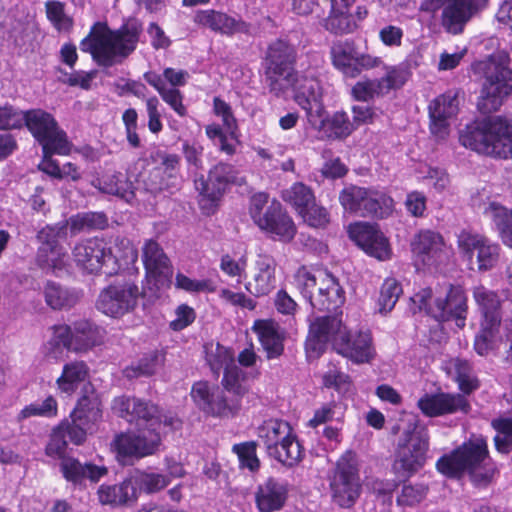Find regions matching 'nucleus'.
<instances>
[{
  "mask_svg": "<svg viewBox=\"0 0 512 512\" xmlns=\"http://www.w3.org/2000/svg\"><path fill=\"white\" fill-rule=\"evenodd\" d=\"M141 33L142 25L137 20H129L115 30L106 23L96 22L80 42V49L90 53L99 65L111 67L135 51Z\"/></svg>",
  "mask_w": 512,
  "mask_h": 512,
  "instance_id": "f257e3e1",
  "label": "nucleus"
},
{
  "mask_svg": "<svg viewBox=\"0 0 512 512\" xmlns=\"http://www.w3.org/2000/svg\"><path fill=\"white\" fill-rule=\"evenodd\" d=\"M436 466L439 472L449 477H460L467 473L476 487L488 486L497 473L487 441L482 436H472L450 455L441 457Z\"/></svg>",
  "mask_w": 512,
  "mask_h": 512,
  "instance_id": "f03ea898",
  "label": "nucleus"
},
{
  "mask_svg": "<svg viewBox=\"0 0 512 512\" xmlns=\"http://www.w3.org/2000/svg\"><path fill=\"white\" fill-rule=\"evenodd\" d=\"M511 58L506 51H498L472 64V71L481 81L477 108L482 114L497 111L512 93Z\"/></svg>",
  "mask_w": 512,
  "mask_h": 512,
  "instance_id": "7ed1b4c3",
  "label": "nucleus"
},
{
  "mask_svg": "<svg viewBox=\"0 0 512 512\" xmlns=\"http://www.w3.org/2000/svg\"><path fill=\"white\" fill-rule=\"evenodd\" d=\"M265 82L275 97H284L292 89L294 100L306 112L309 122L320 118L325 112L322 103V89L313 70L299 72L295 69L280 70L277 73L265 71Z\"/></svg>",
  "mask_w": 512,
  "mask_h": 512,
  "instance_id": "20e7f679",
  "label": "nucleus"
},
{
  "mask_svg": "<svg viewBox=\"0 0 512 512\" xmlns=\"http://www.w3.org/2000/svg\"><path fill=\"white\" fill-rule=\"evenodd\" d=\"M460 143L479 154L512 159V120L491 116L467 125L459 136Z\"/></svg>",
  "mask_w": 512,
  "mask_h": 512,
  "instance_id": "39448f33",
  "label": "nucleus"
},
{
  "mask_svg": "<svg viewBox=\"0 0 512 512\" xmlns=\"http://www.w3.org/2000/svg\"><path fill=\"white\" fill-rule=\"evenodd\" d=\"M294 281L313 309L337 314L345 303L344 289L327 270H310L302 266L295 273Z\"/></svg>",
  "mask_w": 512,
  "mask_h": 512,
  "instance_id": "423d86ee",
  "label": "nucleus"
},
{
  "mask_svg": "<svg viewBox=\"0 0 512 512\" xmlns=\"http://www.w3.org/2000/svg\"><path fill=\"white\" fill-rule=\"evenodd\" d=\"M23 124L47 154L68 155L72 144L67 138L56 119L49 112L42 109L22 111Z\"/></svg>",
  "mask_w": 512,
  "mask_h": 512,
  "instance_id": "0eeeda50",
  "label": "nucleus"
},
{
  "mask_svg": "<svg viewBox=\"0 0 512 512\" xmlns=\"http://www.w3.org/2000/svg\"><path fill=\"white\" fill-rule=\"evenodd\" d=\"M339 201L345 211L360 217L385 218L393 210V199L383 191L374 188L350 185L339 194Z\"/></svg>",
  "mask_w": 512,
  "mask_h": 512,
  "instance_id": "6e6552de",
  "label": "nucleus"
},
{
  "mask_svg": "<svg viewBox=\"0 0 512 512\" xmlns=\"http://www.w3.org/2000/svg\"><path fill=\"white\" fill-rule=\"evenodd\" d=\"M487 4L488 0H423L419 9L432 14L442 9V27L447 33L458 35Z\"/></svg>",
  "mask_w": 512,
  "mask_h": 512,
  "instance_id": "1a4fd4ad",
  "label": "nucleus"
},
{
  "mask_svg": "<svg viewBox=\"0 0 512 512\" xmlns=\"http://www.w3.org/2000/svg\"><path fill=\"white\" fill-rule=\"evenodd\" d=\"M429 436L425 429L414 426L406 429L398 440L393 469L398 474L412 475L426 462Z\"/></svg>",
  "mask_w": 512,
  "mask_h": 512,
  "instance_id": "9d476101",
  "label": "nucleus"
},
{
  "mask_svg": "<svg viewBox=\"0 0 512 512\" xmlns=\"http://www.w3.org/2000/svg\"><path fill=\"white\" fill-rule=\"evenodd\" d=\"M333 502L341 508L352 507L360 496L361 482L356 454L346 451L336 463L330 481Z\"/></svg>",
  "mask_w": 512,
  "mask_h": 512,
  "instance_id": "9b49d317",
  "label": "nucleus"
},
{
  "mask_svg": "<svg viewBox=\"0 0 512 512\" xmlns=\"http://www.w3.org/2000/svg\"><path fill=\"white\" fill-rule=\"evenodd\" d=\"M72 255L77 266L87 273L111 276L120 268L119 257L104 239L90 238L77 243Z\"/></svg>",
  "mask_w": 512,
  "mask_h": 512,
  "instance_id": "f8f14e48",
  "label": "nucleus"
},
{
  "mask_svg": "<svg viewBox=\"0 0 512 512\" xmlns=\"http://www.w3.org/2000/svg\"><path fill=\"white\" fill-rule=\"evenodd\" d=\"M330 57L333 66L348 78H356L363 71L376 68L382 64L380 57L359 51L353 40H339L332 44Z\"/></svg>",
  "mask_w": 512,
  "mask_h": 512,
  "instance_id": "ddd939ff",
  "label": "nucleus"
},
{
  "mask_svg": "<svg viewBox=\"0 0 512 512\" xmlns=\"http://www.w3.org/2000/svg\"><path fill=\"white\" fill-rule=\"evenodd\" d=\"M139 295L133 281H115L100 292L96 307L107 316L120 318L135 309Z\"/></svg>",
  "mask_w": 512,
  "mask_h": 512,
  "instance_id": "4468645a",
  "label": "nucleus"
},
{
  "mask_svg": "<svg viewBox=\"0 0 512 512\" xmlns=\"http://www.w3.org/2000/svg\"><path fill=\"white\" fill-rule=\"evenodd\" d=\"M458 248L468 260L470 268L476 266L479 272L493 269L500 258V247L483 235L461 231L458 235Z\"/></svg>",
  "mask_w": 512,
  "mask_h": 512,
  "instance_id": "2eb2a0df",
  "label": "nucleus"
},
{
  "mask_svg": "<svg viewBox=\"0 0 512 512\" xmlns=\"http://www.w3.org/2000/svg\"><path fill=\"white\" fill-rule=\"evenodd\" d=\"M191 397L201 411L213 417L234 416L240 409L237 399H231L218 386H210L206 381L193 384Z\"/></svg>",
  "mask_w": 512,
  "mask_h": 512,
  "instance_id": "dca6fc26",
  "label": "nucleus"
},
{
  "mask_svg": "<svg viewBox=\"0 0 512 512\" xmlns=\"http://www.w3.org/2000/svg\"><path fill=\"white\" fill-rule=\"evenodd\" d=\"M121 459L144 458L155 454L161 446L160 432L153 429H143L137 432L116 435L112 444Z\"/></svg>",
  "mask_w": 512,
  "mask_h": 512,
  "instance_id": "f3484780",
  "label": "nucleus"
},
{
  "mask_svg": "<svg viewBox=\"0 0 512 512\" xmlns=\"http://www.w3.org/2000/svg\"><path fill=\"white\" fill-rule=\"evenodd\" d=\"M236 180V172L232 165L218 163L210 171L208 179L203 176L195 180V188L200 193V205L203 209L211 207L222 196L228 183Z\"/></svg>",
  "mask_w": 512,
  "mask_h": 512,
  "instance_id": "a211bd4d",
  "label": "nucleus"
},
{
  "mask_svg": "<svg viewBox=\"0 0 512 512\" xmlns=\"http://www.w3.org/2000/svg\"><path fill=\"white\" fill-rule=\"evenodd\" d=\"M113 410L122 418L146 429H156L160 418L159 407L150 401L136 397H117L113 401Z\"/></svg>",
  "mask_w": 512,
  "mask_h": 512,
  "instance_id": "6ab92c4d",
  "label": "nucleus"
},
{
  "mask_svg": "<svg viewBox=\"0 0 512 512\" xmlns=\"http://www.w3.org/2000/svg\"><path fill=\"white\" fill-rule=\"evenodd\" d=\"M467 313V297L461 286H450L445 297H438L434 307L429 309V315L438 321L455 319L459 328L465 326Z\"/></svg>",
  "mask_w": 512,
  "mask_h": 512,
  "instance_id": "aec40b11",
  "label": "nucleus"
},
{
  "mask_svg": "<svg viewBox=\"0 0 512 512\" xmlns=\"http://www.w3.org/2000/svg\"><path fill=\"white\" fill-rule=\"evenodd\" d=\"M194 23L228 37L235 34H251L250 23L244 21L241 17L236 18L214 9L197 11L194 16Z\"/></svg>",
  "mask_w": 512,
  "mask_h": 512,
  "instance_id": "412c9836",
  "label": "nucleus"
},
{
  "mask_svg": "<svg viewBox=\"0 0 512 512\" xmlns=\"http://www.w3.org/2000/svg\"><path fill=\"white\" fill-rule=\"evenodd\" d=\"M350 238L368 255L379 260L389 258L390 248L387 238L375 225L356 223L349 226Z\"/></svg>",
  "mask_w": 512,
  "mask_h": 512,
  "instance_id": "4be33fe9",
  "label": "nucleus"
},
{
  "mask_svg": "<svg viewBox=\"0 0 512 512\" xmlns=\"http://www.w3.org/2000/svg\"><path fill=\"white\" fill-rule=\"evenodd\" d=\"M344 334L345 332L342 331V321L336 313L318 317L310 324L305 342L306 350L319 354L330 339H333L335 342Z\"/></svg>",
  "mask_w": 512,
  "mask_h": 512,
  "instance_id": "5701e85b",
  "label": "nucleus"
},
{
  "mask_svg": "<svg viewBox=\"0 0 512 512\" xmlns=\"http://www.w3.org/2000/svg\"><path fill=\"white\" fill-rule=\"evenodd\" d=\"M335 348L339 354L356 364L369 363L375 357V349L369 332H359L350 335L345 332L335 341Z\"/></svg>",
  "mask_w": 512,
  "mask_h": 512,
  "instance_id": "b1692460",
  "label": "nucleus"
},
{
  "mask_svg": "<svg viewBox=\"0 0 512 512\" xmlns=\"http://www.w3.org/2000/svg\"><path fill=\"white\" fill-rule=\"evenodd\" d=\"M419 409L427 416H438L469 410V404L464 396L439 393L435 395H424L418 401Z\"/></svg>",
  "mask_w": 512,
  "mask_h": 512,
  "instance_id": "393cba45",
  "label": "nucleus"
},
{
  "mask_svg": "<svg viewBox=\"0 0 512 512\" xmlns=\"http://www.w3.org/2000/svg\"><path fill=\"white\" fill-rule=\"evenodd\" d=\"M256 273L245 285L246 290L255 297L268 295L276 287V261L267 254H259L255 262Z\"/></svg>",
  "mask_w": 512,
  "mask_h": 512,
  "instance_id": "a878e982",
  "label": "nucleus"
},
{
  "mask_svg": "<svg viewBox=\"0 0 512 512\" xmlns=\"http://www.w3.org/2000/svg\"><path fill=\"white\" fill-rule=\"evenodd\" d=\"M268 359L280 357L284 352L285 331L272 319L256 320L252 326Z\"/></svg>",
  "mask_w": 512,
  "mask_h": 512,
  "instance_id": "bb28decb",
  "label": "nucleus"
},
{
  "mask_svg": "<svg viewBox=\"0 0 512 512\" xmlns=\"http://www.w3.org/2000/svg\"><path fill=\"white\" fill-rule=\"evenodd\" d=\"M266 453L289 468L296 466L304 457V450L291 426L277 438L272 448L266 449Z\"/></svg>",
  "mask_w": 512,
  "mask_h": 512,
  "instance_id": "cd10ccee",
  "label": "nucleus"
},
{
  "mask_svg": "<svg viewBox=\"0 0 512 512\" xmlns=\"http://www.w3.org/2000/svg\"><path fill=\"white\" fill-rule=\"evenodd\" d=\"M73 352L85 353L104 341V331L86 319H79L72 324Z\"/></svg>",
  "mask_w": 512,
  "mask_h": 512,
  "instance_id": "c85d7f7f",
  "label": "nucleus"
},
{
  "mask_svg": "<svg viewBox=\"0 0 512 512\" xmlns=\"http://www.w3.org/2000/svg\"><path fill=\"white\" fill-rule=\"evenodd\" d=\"M286 499V486L272 477L258 486L255 495L256 504L260 512L278 511L284 506Z\"/></svg>",
  "mask_w": 512,
  "mask_h": 512,
  "instance_id": "c756f323",
  "label": "nucleus"
},
{
  "mask_svg": "<svg viewBox=\"0 0 512 512\" xmlns=\"http://www.w3.org/2000/svg\"><path fill=\"white\" fill-rule=\"evenodd\" d=\"M331 8L328 16L323 19V27L331 34L342 36L357 30L358 24L350 12L351 5L330 0Z\"/></svg>",
  "mask_w": 512,
  "mask_h": 512,
  "instance_id": "7c9ffc66",
  "label": "nucleus"
},
{
  "mask_svg": "<svg viewBox=\"0 0 512 512\" xmlns=\"http://www.w3.org/2000/svg\"><path fill=\"white\" fill-rule=\"evenodd\" d=\"M412 251L424 264L432 265L443 251L444 239L438 232L422 230L411 243Z\"/></svg>",
  "mask_w": 512,
  "mask_h": 512,
  "instance_id": "2f4dec72",
  "label": "nucleus"
},
{
  "mask_svg": "<svg viewBox=\"0 0 512 512\" xmlns=\"http://www.w3.org/2000/svg\"><path fill=\"white\" fill-rule=\"evenodd\" d=\"M296 60V47L283 39H277L268 46L265 71L277 73L283 69H294Z\"/></svg>",
  "mask_w": 512,
  "mask_h": 512,
  "instance_id": "473e14b6",
  "label": "nucleus"
},
{
  "mask_svg": "<svg viewBox=\"0 0 512 512\" xmlns=\"http://www.w3.org/2000/svg\"><path fill=\"white\" fill-rule=\"evenodd\" d=\"M142 260L146 273L153 278L171 274L170 260L163 249L153 239L146 240L142 248Z\"/></svg>",
  "mask_w": 512,
  "mask_h": 512,
  "instance_id": "72a5a7b5",
  "label": "nucleus"
},
{
  "mask_svg": "<svg viewBox=\"0 0 512 512\" xmlns=\"http://www.w3.org/2000/svg\"><path fill=\"white\" fill-rule=\"evenodd\" d=\"M130 476L118 484H102L97 491L100 503L114 507L134 504L137 501Z\"/></svg>",
  "mask_w": 512,
  "mask_h": 512,
  "instance_id": "f704fd0d",
  "label": "nucleus"
},
{
  "mask_svg": "<svg viewBox=\"0 0 512 512\" xmlns=\"http://www.w3.org/2000/svg\"><path fill=\"white\" fill-rule=\"evenodd\" d=\"M60 467L65 479L73 483H79L84 479L96 482L108 472L107 468L103 465L82 464L74 458H64L61 461Z\"/></svg>",
  "mask_w": 512,
  "mask_h": 512,
  "instance_id": "c9c22d12",
  "label": "nucleus"
},
{
  "mask_svg": "<svg viewBox=\"0 0 512 512\" xmlns=\"http://www.w3.org/2000/svg\"><path fill=\"white\" fill-rule=\"evenodd\" d=\"M72 413L79 420L97 423L102 418V404L99 395L91 383H85L81 390V396Z\"/></svg>",
  "mask_w": 512,
  "mask_h": 512,
  "instance_id": "e433bc0d",
  "label": "nucleus"
},
{
  "mask_svg": "<svg viewBox=\"0 0 512 512\" xmlns=\"http://www.w3.org/2000/svg\"><path fill=\"white\" fill-rule=\"evenodd\" d=\"M261 231L269 234L274 239L289 242L296 234V226L279 202L272 216L269 218L267 226H264Z\"/></svg>",
  "mask_w": 512,
  "mask_h": 512,
  "instance_id": "4c0bfd02",
  "label": "nucleus"
},
{
  "mask_svg": "<svg viewBox=\"0 0 512 512\" xmlns=\"http://www.w3.org/2000/svg\"><path fill=\"white\" fill-rule=\"evenodd\" d=\"M44 298L46 304L53 310L70 309L74 307L80 295L77 291L66 288L54 281H47L44 285Z\"/></svg>",
  "mask_w": 512,
  "mask_h": 512,
  "instance_id": "58836bf2",
  "label": "nucleus"
},
{
  "mask_svg": "<svg viewBox=\"0 0 512 512\" xmlns=\"http://www.w3.org/2000/svg\"><path fill=\"white\" fill-rule=\"evenodd\" d=\"M89 368L84 361H73L63 366L61 376L56 380L58 389L65 394H73L85 382Z\"/></svg>",
  "mask_w": 512,
  "mask_h": 512,
  "instance_id": "ea45409f",
  "label": "nucleus"
},
{
  "mask_svg": "<svg viewBox=\"0 0 512 512\" xmlns=\"http://www.w3.org/2000/svg\"><path fill=\"white\" fill-rule=\"evenodd\" d=\"M130 478L135 488L137 499L141 492L154 494L163 490L169 485L171 480L168 475L145 470H135L130 475Z\"/></svg>",
  "mask_w": 512,
  "mask_h": 512,
  "instance_id": "a19ab883",
  "label": "nucleus"
},
{
  "mask_svg": "<svg viewBox=\"0 0 512 512\" xmlns=\"http://www.w3.org/2000/svg\"><path fill=\"white\" fill-rule=\"evenodd\" d=\"M279 201L273 199L269 201V195L264 192L254 194L250 199L249 214L254 224L262 230L267 226L269 218L272 216Z\"/></svg>",
  "mask_w": 512,
  "mask_h": 512,
  "instance_id": "79ce46f5",
  "label": "nucleus"
},
{
  "mask_svg": "<svg viewBox=\"0 0 512 512\" xmlns=\"http://www.w3.org/2000/svg\"><path fill=\"white\" fill-rule=\"evenodd\" d=\"M51 331L52 335L45 344L47 355L57 358L63 349L73 352L72 325L57 324L51 327Z\"/></svg>",
  "mask_w": 512,
  "mask_h": 512,
  "instance_id": "37998d69",
  "label": "nucleus"
},
{
  "mask_svg": "<svg viewBox=\"0 0 512 512\" xmlns=\"http://www.w3.org/2000/svg\"><path fill=\"white\" fill-rule=\"evenodd\" d=\"M323 114L324 112L320 118H316L312 123L321 120L329 138L345 139L355 130V124H352L346 112L337 111L326 121L322 120Z\"/></svg>",
  "mask_w": 512,
  "mask_h": 512,
  "instance_id": "c03bdc74",
  "label": "nucleus"
},
{
  "mask_svg": "<svg viewBox=\"0 0 512 512\" xmlns=\"http://www.w3.org/2000/svg\"><path fill=\"white\" fill-rule=\"evenodd\" d=\"M448 369L450 373L454 374L462 392L469 394L478 387V381L473 376L469 361L461 358L451 359L448 363Z\"/></svg>",
  "mask_w": 512,
  "mask_h": 512,
  "instance_id": "a18cd8bd",
  "label": "nucleus"
},
{
  "mask_svg": "<svg viewBox=\"0 0 512 512\" xmlns=\"http://www.w3.org/2000/svg\"><path fill=\"white\" fill-rule=\"evenodd\" d=\"M67 230L68 222L66 221L43 227L36 236L40 243L38 250L51 251V249L62 248L60 241L67 238Z\"/></svg>",
  "mask_w": 512,
  "mask_h": 512,
  "instance_id": "49530a36",
  "label": "nucleus"
},
{
  "mask_svg": "<svg viewBox=\"0 0 512 512\" xmlns=\"http://www.w3.org/2000/svg\"><path fill=\"white\" fill-rule=\"evenodd\" d=\"M245 378L246 373L236 364L228 366L222 379L223 391L231 394V399H237L240 402L241 398L248 392Z\"/></svg>",
  "mask_w": 512,
  "mask_h": 512,
  "instance_id": "de8ad7c7",
  "label": "nucleus"
},
{
  "mask_svg": "<svg viewBox=\"0 0 512 512\" xmlns=\"http://www.w3.org/2000/svg\"><path fill=\"white\" fill-rule=\"evenodd\" d=\"M205 352L206 362L217 378L221 370L225 371L228 366L235 365L233 353L219 343L206 345Z\"/></svg>",
  "mask_w": 512,
  "mask_h": 512,
  "instance_id": "09e8293b",
  "label": "nucleus"
},
{
  "mask_svg": "<svg viewBox=\"0 0 512 512\" xmlns=\"http://www.w3.org/2000/svg\"><path fill=\"white\" fill-rule=\"evenodd\" d=\"M36 262L42 270L57 275L67 268L68 255L64 247L51 251L37 250Z\"/></svg>",
  "mask_w": 512,
  "mask_h": 512,
  "instance_id": "8fccbe9b",
  "label": "nucleus"
},
{
  "mask_svg": "<svg viewBox=\"0 0 512 512\" xmlns=\"http://www.w3.org/2000/svg\"><path fill=\"white\" fill-rule=\"evenodd\" d=\"M459 108L458 93L448 90L429 104V116L435 118H451Z\"/></svg>",
  "mask_w": 512,
  "mask_h": 512,
  "instance_id": "3c124183",
  "label": "nucleus"
},
{
  "mask_svg": "<svg viewBox=\"0 0 512 512\" xmlns=\"http://www.w3.org/2000/svg\"><path fill=\"white\" fill-rule=\"evenodd\" d=\"M282 197L285 202L295 207L299 214L307 210V207L315 201L311 188L301 182L294 183L290 188L284 190Z\"/></svg>",
  "mask_w": 512,
  "mask_h": 512,
  "instance_id": "603ef678",
  "label": "nucleus"
},
{
  "mask_svg": "<svg viewBox=\"0 0 512 512\" xmlns=\"http://www.w3.org/2000/svg\"><path fill=\"white\" fill-rule=\"evenodd\" d=\"M47 19L60 33L69 32L73 27V19L65 13V4L57 0H49L45 3Z\"/></svg>",
  "mask_w": 512,
  "mask_h": 512,
  "instance_id": "864d4df0",
  "label": "nucleus"
},
{
  "mask_svg": "<svg viewBox=\"0 0 512 512\" xmlns=\"http://www.w3.org/2000/svg\"><path fill=\"white\" fill-rule=\"evenodd\" d=\"M402 292V286L395 278L385 279L381 286L378 299L379 312L381 314L391 312Z\"/></svg>",
  "mask_w": 512,
  "mask_h": 512,
  "instance_id": "5fc2aeb1",
  "label": "nucleus"
},
{
  "mask_svg": "<svg viewBox=\"0 0 512 512\" xmlns=\"http://www.w3.org/2000/svg\"><path fill=\"white\" fill-rule=\"evenodd\" d=\"M93 425L90 421L79 420L74 413L71 412L69 419L63 420L58 426L75 445H80L86 440L87 430Z\"/></svg>",
  "mask_w": 512,
  "mask_h": 512,
  "instance_id": "6e6d98bb",
  "label": "nucleus"
},
{
  "mask_svg": "<svg viewBox=\"0 0 512 512\" xmlns=\"http://www.w3.org/2000/svg\"><path fill=\"white\" fill-rule=\"evenodd\" d=\"M290 427L284 420L269 419L257 428V436L263 443L265 450L273 447L275 441Z\"/></svg>",
  "mask_w": 512,
  "mask_h": 512,
  "instance_id": "4d7b16f0",
  "label": "nucleus"
},
{
  "mask_svg": "<svg viewBox=\"0 0 512 512\" xmlns=\"http://www.w3.org/2000/svg\"><path fill=\"white\" fill-rule=\"evenodd\" d=\"M345 406L337 402H329L316 409L314 416L309 420V426L315 428L330 421L342 423Z\"/></svg>",
  "mask_w": 512,
  "mask_h": 512,
  "instance_id": "13d9d810",
  "label": "nucleus"
},
{
  "mask_svg": "<svg viewBox=\"0 0 512 512\" xmlns=\"http://www.w3.org/2000/svg\"><path fill=\"white\" fill-rule=\"evenodd\" d=\"M58 405L53 396H48L41 402H34L25 406L18 414V420L30 417H54L57 415Z\"/></svg>",
  "mask_w": 512,
  "mask_h": 512,
  "instance_id": "bf43d9fd",
  "label": "nucleus"
},
{
  "mask_svg": "<svg viewBox=\"0 0 512 512\" xmlns=\"http://www.w3.org/2000/svg\"><path fill=\"white\" fill-rule=\"evenodd\" d=\"M491 426L497 432L494 437L496 450L502 454L512 452V425L504 417H499L491 421Z\"/></svg>",
  "mask_w": 512,
  "mask_h": 512,
  "instance_id": "052dcab7",
  "label": "nucleus"
},
{
  "mask_svg": "<svg viewBox=\"0 0 512 512\" xmlns=\"http://www.w3.org/2000/svg\"><path fill=\"white\" fill-rule=\"evenodd\" d=\"M428 489L424 483H404L396 502L400 506H415L426 497Z\"/></svg>",
  "mask_w": 512,
  "mask_h": 512,
  "instance_id": "680f3d73",
  "label": "nucleus"
},
{
  "mask_svg": "<svg viewBox=\"0 0 512 512\" xmlns=\"http://www.w3.org/2000/svg\"><path fill=\"white\" fill-rule=\"evenodd\" d=\"M257 443L248 441L235 444L232 451L237 454L240 466L248 468L250 471H257L260 467V461L256 454Z\"/></svg>",
  "mask_w": 512,
  "mask_h": 512,
  "instance_id": "e2e57ef3",
  "label": "nucleus"
},
{
  "mask_svg": "<svg viewBox=\"0 0 512 512\" xmlns=\"http://www.w3.org/2000/svg\"><path fill=\"white\" fill-rule=\"evenodd\" d=\"M158 366V355L150 354L139 360L137 364L126 367L124 375L129 378L149 377L156 372Z\"/></svg>",
  "mask_w": 512,
  "mask_h": 512,
  "instance_id": "0e129e2a",
  "label": "nucleus"
},
{
  "mask_svg": "<svg viewBox=\"0 0 512 512\" xmlns=\"http://www.w3.org/2000/svg\"><path fill=\"white\" fill-rule=\"evenodd\" d=\"M73 229H104L108 225V219L102 212H89L77 215L70 219Z\"/></svg>",
  "mask_w": 512,
  "mask_h": 512,
  "instance_id": "69168bd1",
  "label": "nucleus"
},
{
  "mask_svg": "<svg viewBox=\"0 0 512 512\" xmlns=\"http://www.w3.org/2000/svg\"><path fill=\"white\" fill-rule=\"evenodd\" d=\"M473 297L481 313L500 309L501 302L498 295L484 286H477L473 290Z\"/></svg>",
  "mask_w": 512,
  "mask_h": 512,
  "instance_id": "338daca9",
  "label": "nucleus"
},
{
  "mask_svg": "<svg viewBox=\"0 0 512 512\" xmlns=\"http://www.w3.org/2000/svg\"><path fill=\"white\" fill-rule=\"evenodd\" d=\"M351 94L358 101H369L374 97L383 96L378 79L357 82L351 89Z\"/></svg>",
  "mask_w": 512,
  "mask_h": 512,
  "instance_id": "774afa93",
  "label": "nucleus"
}]
</instances>
